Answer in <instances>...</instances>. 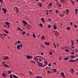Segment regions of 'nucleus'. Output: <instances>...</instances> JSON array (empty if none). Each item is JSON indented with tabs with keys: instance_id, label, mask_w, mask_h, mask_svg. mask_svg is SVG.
Segmentation results:
<instances>
[{
	"instance_id": "c85d7f7f",
	"label": "nucleus",
	"mask_w": 78,
	"mask_h": 78,
	"mask_svg": "<svg viewBox=\"0 0 78 78\" xmlns=\"http://www.w3.org/2000/svg\"><path fill=\"white\" fill-rule=\"evenodd\" d=\"M48 28H50V27H51V25H50V24H48Z\"/></svg>"
},
{
	"instance_id": "cd10ccee",
	"label": "nucleus",
	"mask_w": 78,
	"mask_h": 78,
	"mask_svg": "<svg viewBox=\"0 0 78 78\" xmlns=\"http://www.w3.org/2000/svg\"><path fill=\"white\" fill-rule=\"evenodd\" d=\"M55 11L56 13L57 14H58V12H59V11L58 10H56Z\"/></svg>"
},
{
	"instance_id": "4468645a",
	"label": "nucleus",
	"mask_w": 78,
	"mask_h": 78,
	"mask_svg": "<svg viewBox=\"0 0 78 78\" xmlns=\"http://www.w3.org/2000/svg\"><path fill=\"white\" fill-rule=\"evenodd\" d=\"M75 60H69V61L70 62H75Z\"/></svg>"
},
{
	"instance_id": "8fccbe9b",
	"label": "nucleus",
	"mask_w": 78,
	"mask_h": 78,
	"mask_svg": "<svg viewBox=\"0 0 78 78\" xmlns=\"http://www.w3.org/2000/svg\"><path fill=\"white\" fill-rule=\"evenodd\" d=\"M5 63V62L3 61V62H2V64H4V63Z\"/></svg>"
},
{
	"instance_id": "f3484780",
	"label": "nucleus",
	"mask_w": 78,
	"mask_h": 78,
	"mask_svg": "<svg viewBox=\"0 0 78 78\" xmlns=\"http://www.w3.org/2000/svg\"><path fill=\"white\" fill-rule=\"evenodd\" d=\"M57 69H54V73H56V72Z\"/></svg>"
},
{
	"instance_id": "1a4fd4ad",
	"label": "nucleus",
	"mask_w": 78,
	"mask_h": 78,
	"mask_svg": "<svg viewBox=\"0 0 78 78\" xmlns=\"http://www.w3.org/2000/svg\"><path fill=\"white\" fill-rule=\"evenodd\" d=\"M61 75H62L63 77H65V75H64V73L63 72L61 73Z\"/></svg>"
},
{
	"instance_id": "ddd939ff",
	"label": "nucleus",
	"mask_w": 78,
	"mask_h": 78,
	"mask_svg": "<svg viewBox=\"0 0 78 78\" xmlns=\"http://www.w3.org/2000/svg\"><path fill=\"white\" fill-rule=\"evenodd\" d=\"M39 58V57H35V59L36 61H38L39 60V58Z\"/></svg>"
},
{
	"instance_id": "c03bdc74",
	"label": "nucleus",
	"mask_w": 78,
	"mask_h": 78,
	"mask_svg": "<svg viewBox=\"0 0 78 78\" xmlns=\"http://www.w3.org/2000/svg\"><path fill=\"white\" fill-rule=\"evenodd\" d=\"M44 63L45 64H47V62H46V61H44Z\"/></svg>"
},
{
	"instance_id": "c9c22d12",
	"label": "nucleus",
	"mask_w": 78,
	"mask_h": 78,
	"mask_svg": "<svg viewBox=\"0 0 78 78\" xmlns=\"http://www.w3.org/2000/svg\"><path fill=\"white\" fill-rule=\"evenodd\" d=\"M49 54L50 55H52V52H49Z\"/></svg>"
},
{
	"instance_id": "49530a36",
	"label": "nucleus",
	"mask_w": 78,
	"mask_h": 78,
	"mask_svg": "<svg viewBox=\"0 0 78 78\" xmlns=\"http://www.w3.org/2000/svg\"><path fill=\"white\" fill-rule=\"evenodd\" d=\"M74 27H75V28H76L77 27H78V26L74 25Z\"/></svg>"
},
{
	"instance_id": "a878e982",
	"label": "nucleus",
	"mask_w": 78,
	"mask_h": 78,
	"mask_svg": "<svg viewBox=\"0 0 78 78\" xmlns=\"http://www.w3.org/2000/svg\"><path fill=\"white\" fill-rule=\"evenodd\" d=\"M41 39V40H44V36H42Z\"/></svg>"
},
{
	"instance_id": "79ce46f5",
	"label": "nucleus",
	"mask_w": 78,
	"mask_h": 78,
	"mask_svg": "<svg viewBox=\"0 0 78 78\" xmlns=\"http://www.w3.org/2000/svg\"><path fill=\"white\" fill-rule=\"evenodd\" d=\"M52 5V3H51L49 4V6H51Z\"/></svg>"
},
{
	"instance_id": "bb28decb",
	"label": "nucleus",
	"mask_w": 78,
	"mask_h": 78,
	"mask_svg": "<svg viewBox=\"0 0 78 78\" xmlns=\"http://www.w3.org/2000/svg\"><path fill=\"white\" fill-rule=\"evenodd\" d=\"M31 62L32 63H34V64H35V63H36V62H33V60H32L31 61Z\"/></svg>"
},
{
	"instance_id": "412c9836",
	"label": "nucleus",
	"mask_w": 78,
	"mask_h": 78,
	"mask_svg": "<svg viewBox=\"0 0 78 78\" xmlns=\"http://www.w3.org/2000/svg\"><path fill=\"white\" fill-rule=\"evenodd\" d=\"M59 16H60V17H63V16H64V14H60Z\"/></svg>"
},
{
	"instance_id": "20e7f679",
	"label": "nucleus",
	"mask_w": 78,
	"mask_h": 78,
	"mask_svg": "<svg viewBox=\"0 0 78 78\" xmlns=\"http://www.w3.org/2000/svg\"><path fill=\"white\" fill-rule=\"evenodd\" d=\"M41 20L42 21V22L44 23H45V19L44 18H42L41 19Z\"/></svg>"
},
{
	"instance_id": "37998d69",
	"label": "nucleus",
	"mask_w": 78,
	"mask_h": 78,
	"mask_svg": "<svg viewBox=\"0 0 78 78\" xmlns=\"http://www.w3.org/2000/svg\"><path fill=\"white\" fill-rule=\"evenodd\" d=\"M5 33H7V34H8V33H9V32L8 31H6Z\"/></svg>"
},
{
	"instance_id": "2eb2a0df",
	"label": "nucleus",
	"mask_w": 78,
	"mask_h": 78,
	"mask_svg": "<svg viewBox=\"0 0 78 78\" xmlns=\"http://www.w3.org/2000/svg\"><path fill=\"white\" fill-rule=\"evenodd\" d=\"M69 57H66L65 58V61H67V60H69Z\"/></svg>"
},
{
	"instance_id": "bf43d9fd",
	"label": "nucleus",
	"mask_w": 78,
	"mask_h": 78,
	"mask_svg": "<svg viewBox=\"0 0 78 78\" xmlns=\"http://www.w3.org/2000/svg\"><path fill=\"white\" fill-rule=\"evenodd\" d=\"M3 35L6 36V34H3Z\"/></svg>"
},
{
	"instance_id": "052dcab7",
	"label": "nucleus",
	"mask_w": 78,
	"mask_h": 78,
	"mask_svg": "<svg viewBox=\"0 0 78 78\" xmlns=\"http://www.w3.org/2000/svg\"><path fill=\"white\" fill-rule=\"evenodd\" d=\"M75 11H78V9H76Z\"/></svg>"
},
{
	"instance_id": "39448f33",
	"label": "nucleus",
	"mask_w": 78,
	"mask_h": 78,
	"mask_svg": "<svg viewBox=\"0 0 78 78\" xmlns=\"http://www.w3.org/2000/svg\"><path fill=\"white\" fill-rule=\"evenodd\" d=\"M55 36H58V34H59V32H58V31H55Z\"/></svg>"
},
{
	"instance_id": "13d9d810",
	"label": "nucleus",
	"mask_w": 78,
	"mask_h": 78,
	"mask_svg": "<svg viewBox=\"0 0 78 78\" xmlns=\"http://www.w3.org/2000/svg\"><path fill=\"white\" fill-rule=\"evenodd\" d=\"M39 61H42V60L41 58H40L39 59Z\"/></svg>"
},
{
	"instance_id": "69168bd1",
	"label": "nucleus",
	"mask_w": 78,
	"mask_h": 78,
	"mask_svg": "<svg viewBox=\"0 0 78 78\" xmlns=\"http://www.w3.org/2000/svg\"><path fill=\"white\" fill-rule=\"evenodd\" d=\"M76 51L77 52H78V50L77 49H76Z\"/></svg>"
},
{
	"instance_id": "864d4df0",
	"label": "nucleus",
	"mask_w": 78,
	"mask_h": 78,
	"mask_svg": "<svg viewBox=\"0 0 78 78\" xmlns=\"http://www.w3.org/2000/svg\"><path fill=\"white\" fill-rule=\"evenodd\" d=\"M58 6L59 7H61V6H62V5H58Z\"/></svg>"
},
{
	"instance_id": "f704fd0d",
	"label": "nucleus",
	"mask_w": 78,
	"mask_h": 78,
	"mask_svg": "<svg viewBox=\"0 0 78 78\" xmlns=\"http://www.w3.org/2000/svg\"><path fill=\"white\" fill-rule=\"evenodd\" d=\"M53 44L54 45V48H56V44L55 43H54Z\"/></svg>"
},
{
	"instance_id": "0e129e2a",
	"label": "nucleus",
	"mask_w": 78,
	"mask_h": 78,
	"mask_svg": "<svg viewBox=\"0 0 78 78\" xmlns=\"http://www.w3.org/2000/svg\"><path fill=\"white\" fill-rule=\"evenodd\" d=\"M43 54H44V53H42V52H41V55H43Z\"/></svg>"
},
{
	"instance_id": "09e8293b",
	"label": "nucleus",
	"mask_w": 78,
	"mask_h": 78,
	"mask_svg": "<svg viewBox=\"0 0 78 78\" xmlns=\"http://www.w3.org/2000/svg\"><path fill=\"white\" fill-rule=\"evenodd\" d=\"M61 2H64V0H61Z\"/></svg>"
},
{
	"instance_id": "6ab92c4d",
	"label": "nucleus",
	"mask_w": 78,
	"mask_h": 78,
	"mask_svg": "<svg viewBox=\"0 0 78 78\" xmlns=\"http://www.w3.org/2000/svg\"><path fill=\"white\" fill-rule=\"evenodd\" d=\"M18 29L19 30H20L21 31H23V30H22L21 28H19V27H18Z\"/></svg>"
},
{
	"instance_id": "72a5a7b5",
	"label": "nucleus",
	"mask_w": 78,
	"mask_h": 78,
	"mask_svg": "<svg viewBox=\"0 0 78 78\" xmlns=\"http://www.w3.org/2000/svg\"><path fill=\"white\" fill-rule=\"evenodd\" d=\"M20 47H21V48H22L23 46H22V45L20 44Z\"/></svg>"
},
{
	"instance_id": "0eeeda50",
	"label": "nucleus",
	"mask_w": 78,
	"mask_h": 78,
	"mask_svg": "<svg viewBox=\"0 0 78 78\" xmlns=\"http://www.w3.org/2000/svg\"><path fill=\"white\" fill-rule=\"evenodd\" d=\"M23 23L24 25H26L27 23V22L24 20H23Z\"/></svg>"
},
{
	"instance_id": "a19ab883",
	"label": "nucleus",
	"mask_w": 78,
	"mask_h": 78,
	"mask_svg": "<svg viewBox=\"0 0 78 78\" xmlns=\"http://www.w3.org/2000/svg\"><path fill=\"white\" fill-rule=\"evenodd\" d=\"M17 42L18 43H19L20 44V41H17Z\"/></svg>"
},
{
	"instance_id": "aec40b11",
	"label": "nucleus",
	"mask_w": 78,
	"mask_h": 78,
	"mask_svg": "<svg viewBox=\"0 0 78 78\" xmlns=\"http://www.w3.org/2000/svg\"><path fill=\"white\" fill-rule=\"evenodd\" d=\"M4 66L5 67H9V66L5 64L4 65Z\"/></svg>"
},
{
	"instance_id": "7c9ffc66",
	"label": "nucleus",
	"mask_w": 78,
	"mask_h": 78,
	"mask_svg": "<svg viewBox=\"0 0 78 78\" xmlns=\"http://www.w3.org/2000/svg\"><path fill=\"white\" fill-rule=\"evenodd\" d=\"M48 66H49V67H51V64L49 63L48 64Z\"/></svg>"
},
{
	"instance_id": "9d476101",
	"label": "nucleus",
	"mask_w": 78,
	"mask_h": 78,
	"mask_svg": "<svg viewBox=\"0 0 78 78\" xmlns=\"http://www.w3.org/2000/svg\"><path fill=\"white\" fill-rule=\"evenodd\" d=\"M5 23L6 25H9V24H10L9 22H5Z\"/></svg>"
},
{
	"instance_id": "b1692460",
	"label": "nucleus",
	"mask_w": 78,
	"mask_h": 78,
	"mask_svg": "<svg viewBox=\"0 0 78 78\" xmlns=\"http://www.w3.org/2000/svg\"><path fill=\"white\" fill-rule=\"evenodd\" d=\"M39 26H41V27L42 28V26H43V25H42V24L41 23L39 24Z\"/></svg>"
},
{
	"instance_id": "4c0bfd02",
	"label": "nucleus",
	"mask_w": 78,
	"mask_h": 78,
	"mask_svg": "<svg viewBox=\"0 0 78 78\" xmlns=\"http://www.w3.org/2000/svg\"><path fill=\"white\" fill-rule=\"evenodd\" d=\"M70 70H71V71H72L73 72H74V70L73 69H71Z\"/></svg>"
},
{
	"instance_id": "a211bd4d",
	"label": "nucleus",
	"mask_w": 78,
	"mask_h": 78,
	"mask_svg": "<svg viewBox=\"0 0 78 78\" xmlns=\"http://www.w3.org/2000/svg\"><path fill=\"white\" fill-rule=\"evenodd\" d=\"M33 37H34V38H36V35L34 34L33 33Z\"/></svg>"
},
{
	"instance_id": "5fc2aeb1",
	"label": "nucleus",
	"mask_w": 78,
	"mask_h": 78,
	"mask_svg": "<svg viewBox=\"0 0 78 78\" xmlns=\"http://www.w3.org/2000/svg\"><path fill=\"white\" fill-rule=\"evenodd\" d=\"M49 12H52V11L51 10H49Z\"/></svg>"
},
{
	"instance_id": "393cba45",
	"label": "nucleus",
	"mask_w": 78,
	"mask_h": 78,
	"mask_svg": "<svg viewBox=\"0 0 78 78\" xmlns=\"http://www.w3.org/2000/svg\"><path fill=\"white\" fill-rule=\"evenodd\" d=\"M53 27H54V30H56V28H57V27H56V26H54Z\"/></svg>"
},
{
	"instance_id": "e2e57ef3",
	"label": "nucleus",
	"mask_w": 78,
	"mask_h": 78,
	"mask_svg": "<svg viewBox=\"0 0 78 78\" xmlns=\"http://www.w3.org/2000/svg\"><path fill=\"white\" fill-rule=\"evenodd\" d=\"M46 15H48V12H46Z\"/></svg>"
},
{
	"instance_id": "f8f14e48",
	"label": "nucleus",
	"mask_w": 78,
	"mask_h": 78,
	"mask_svg": "<svg viewBox=\"0 0 78 78\" xmlns=\"http://www.w3.org/2000/svg\"><path fill=\"white\" fill-rule=\"evenodd\" d=\"M2 76H3L5 78L6 77V75L5 74V73H2Z\"/></svg>"
},
{
	"instance_id": "f03ea898",
	"label": "nucleus",
	"mask_w": 78,
	"mask_h": 78,
	"mask_svg": "<svg viewBox=\"0 0 78 78\" xmlns=\"http://www.w3.org/2000/svg\"><path fill=\"white\" fill-rule=\"evenodd\" d=\"M2 11H3L5 14H6V12H7V9H6L3 8L2 9Z\"/></svg>"
},
{
	"instance_id": "ea45409f",
	"label": "nucleus",
	"mask_w": 78,
	"mask_h": 78,
	"mask_svg": "<svg viewBox=\"0 0 78 78\" xmlns=\"http://www.w3.org/2000/svg\"><path fill=\"white\" fill-rule=\"evenodd\" d=\"M10 78H12V74H11L10 76Z\"/></svg>"
},
{
	"instance_id": "338daca9",
	"label": "nucleus",
	"mask_w": 78,
	"mask_h": 78,
	"mask_svg": "<svg viewBox=\"0 0 78 78\" xmlns=\"http://www.w3.org/2000/svg\"><path fill=\"white\" fill-rule=\"evenodd\" d=\"M39 76H36V78H39Z\"/></svg>"
},
{
	"instance_id": "c756f323",
	"label": "nucleus",
	"mask_w": 78,
	"mask_h": 78,
	"mask_svg": "<svg viewBox=\"0 0 78 78\" xmlns=\"http://www.w3.org/2000/svg\"><path fill=\"white\" fill-rule=\"evenodd\" d=\"M8 73H9V74H11V72L10 70H9L8 71Z\"/></svg>"
},
{
	"instance_id": "603ef678",
	"label": "nucleus",
	"mask_w": 78,
	"mask_h": 78,
	"mask_svg": "<svg viewBox=\"0 0 78 78\" xmlns=\"http://www.w3.org/2000/svg\"><path fill=\"white\" fill-rule=\"evenodd\" d=\"M29 73H30V75H31V74H32V72H31V71H30L29 72Z\"/></svg>"
},
{
	"instance_id": "3c124183",
	"label": "nucleus",
	"mask_w": 78,
	"mask_h": 78,
	"mask_svg": "<svg viewBox=\"0 0 78 78\" xmlns=\"http://www.w3.org/2000/svg\"><path fill=\"white\" fill-rule=\"evenodd\" d=\"M71 58H74V56H73V55H72V56H71Z\"/></svg>"
},
{
	"instance_id": "de8ad7c7",
	"label": "nucleus",
	"mask_w": 78,
	"mask_h": 78,
	"mask_svg": "<svg viewBox=\"0 0 78 78\" xmlns=\"http://www.w3.org/2000/svg\"><path fill=\"white\" fill-rule=\"evenodd\" d=\"M70 25H73V23H72V22H70Z\"/></svg>"
},
{
	"instance_id": "58836bf2",
	"label": "nucleus",
	"mask_w": 78,
	"mask_h": 78,
	"mask_svg": "<svg viewBox=\"0 0 78 78\" xmlns=\"http://www.w3.org/2000/svg\"><path fill=\"white\" fill-rule=\"evenodd\" d=\"M40 3H41V4L40 5H39V6H40V7H41V6H42V3H41V2H40Z\"/></svg>"
},
{
	"instance_id": "4d7b16f0",
	"label": "nucleus",
	"mask_w": 78,
	"mask_h": 78,
	"mask_svg": "<svg viewBox=\"0 0 78 78\" xmlns=\"http://www.w3.org/2000/svg\"><path fill=\"white\" fill-rule=\"evenodd\" d=\"M71 43L72 44H73V40L71 41Z\"/></svg>"
},
{
	"instance_id": "9b49d317",
	"label": "nucleus",
	"mask_w": 78,
	"mask_h": 78,
	"mask_svg": "<svg viewBox=\"0 0 78 78\" xmlns=\"http://www.w3.org/2000/svg\"><path fill=\"white\" fill-rule=\"evenodd\" d=\"M44 44H45V45H48H48H50V43H49L48 42L46 43V42H45Z\"/></svg>"
},
{
	"instance_id": "dca6fc26",
	"label": "nucleus",
	"mask_w": 78,
	"mask_h": 78,
	"mask_svg": "<svg viewBox=\"0 0 78 78\" xmlns=\"http://www.w3.org/2000/svg\"><path fill=\"white\" fill-rule=\"evenodd\" d=\"M17 48L18 50H19V49H20V45H17Z\"/></svg>"
},
{
	"instance_id": "423d86ee",
	"label": "nucleus",
	"mask_w": 78,
	"mask_h": 78,
	"mask_svg": "<svg viewBox=\"0 0 78 78\" xmlns=\"http://www.w3.org/2000/svg\"><path fill=\"white\" fill-rule=\"evenodd\" d=\"M38 65V66H39V67H42V63H39Z\"/></svg>"
},
{
	"instance_id": "2f4dec72",
	"label": "nucleus",
	"mask_w": 78,
	"mask_h": 78,
	"mask_svg": "<svg viewBox=\"0 0 78 78\" xmlns=\"http://www.w3.org/2000/svg\"><path fill=\"white\" fill-rule=\"evenodd\" d=\"M65 51L66 52H67L68 53L69 52V50L66 49L65 50Z\"/></svg>"
},
{
	"instance_id": "5701e85b",
	"label": "nucleus",
	"mask_w": 78,
	"mask_h": 78,
	"mask_svg": "<svg viewBox=\"0 0 78 78\" xmlns=\"http://www.w3.org/2000/svg\"><path fill=\"white\" fill-rule=\"evenodd\" d=\"M13 77L14 78H18V77L16 76V75H13Z\"/></svg>"
},
{
	"instance_id": "6e6d98bb",
	"label": "nucleus",
	"mask_w": 78,
	"mask_h": 78,
	"mask_svg": "<svg viewBox=\"0 0 78 78\" xmlns=\"http://www.w3.org/2000/svg\"><path fill=\"white\" fill-rule=\"evenodd\" d=\"M59 60H61V59H62V58H58Z\"/></svg>"
},
{
	"instance_id": "a18cd8bd",
	"label": "nucleus",
	"mask_w": 78,
	"mask_h": 78,
	"mask_svg": "<svg viewBox=\"0 0 78 78\" xmlns=\"http://www.w3.org/2000/svg\"><path fill=\"white\" fill-rule=\"evenodd\" d=\"M48 20H49V21H51V19H48Z\"/></svg>"
},
{
	"instance_id": "6e6552de",
	"label": "nucleus",
	"mask_w": 78,
	"mask_h": 78,
	"mask_svg": "<svg viewBox=\"0 0 78 78\" xmlns=\"http://www.w3.org/2000/svg\"><path fill=\"white\" fill-rule=\"evenodd\" d=\"M9 59V57H8V56H7L4 58V60H6V59Z\"/></svg>"
},
{
	"instance_id": "4be33fe9",
	"label": "nucleus",
	"mask_w": 78,
	"mask_h": 78,
	"mask_svg": "<svg viewBox=\"0 0 78 78\" xmlns=\"http://www.w3.org/2000/svg\"><path fill=\"white\" fill-rule=\"evenodd\" d=\"M69 9H67L66 10V11L67 12V13H68V14H69Z\"/></svg>"
},
{
	"instance_id": "473e14b6",
	"label": "nucleus",
	"mask_w": 78,
	"mask_h": 78,
	"mask_svg": "<svg viewBox=\"0 0 78 78\" xmlns=\"http://www.w3.org/2000/svg\"><path fill=\"white\" fill-rule=\"evenodd\" d=\"M26 33V32L25 31H23V32L22 33V34H25V33Z\"/></svg>"
},
{
	"instance_id": "f257e3e1",
	"label": "nucleus",
	"mask_w": 78,
	"mask_h": 78,
	"mask_svg": "<svg viewBox=\"0 0 78 78\" xmlns=\"http://www.w3.org/2000/svg\"><path fill=\"white\" fill-rule=\"evenodd\" d=\"M26 57L27 59H31L33 58V56H31L30 55H27L26 56Z\"/></svg>"
},
{
	"instance_id": "7ed1b4c3",
	"label": "nucleus",
	"mask_w": 78,
	"mask_h": 78,
	"mask_svg": "<svg viewBox=\"0 0 78 78\" xmlns=\"http://www.w3.org/2000/svg\"><path fill=\"white\" fill-rule=\"evenodd\" d=\"M15 9H16V10H15L16 11V13L17 14H18L19 13V9H18V8L17 7H15Z\"/></svg>"
},
{
	"instance_id": "680f3d73",
	"label": "nucleus",
	"mask_w": 78,
	"mask_h": 78,
	"mask_svg": "<svg viewBox=\"0 0 78 78\" xmlns=\"http://www.w3.org/2000/svg\"><path fill=\"white\" fill-rule=\"evenodd\" d=\"M47 73H50V71H47Z\"/></svg>"
},
{
	"instance_id": "774afa93",
	"label": "nucleus",
	"mask_w": 78,
	"mask_h": 78,
	"mask_svg": "<svg viewBox=\"0 0 78 78\" xmlns=\"http://www.w3.org/2000/svg\"><path fill=\"white\" fill-rule=\"evenodd\" d=\"M78 58H77V59H76V61H78Z\"/></svg>"
},
{
	"instance_id": "e433bc0d",
	"label": "nucleus",
	"mask_w": 78,
	"mask_h": 78,
	"mask_svg": "<svg viewBox=\"0 0 78 78\" xmlns=\"http://www.w3.org/2000/svg\"><path fill=\"white\" fill-rule=\"evenodd\" d=\"M70 27H68L67 28V30H70Z\"/></svg>"
}]
</instances>
